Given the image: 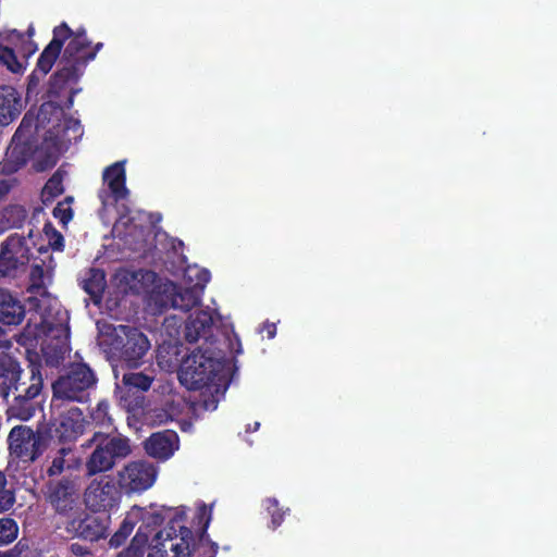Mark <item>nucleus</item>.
<instances>
[{
    "label": "nucleus",
    "instance_id": "nucleus-8",
    "mask_svg": "<svg viewBox=\"0 0 557 557\" xmlns=\"http://www.w3.org/2000/svg\"><path fill=\"white\" fill-rule=\"evenodd\" d=\"M8 445L10 455L23 462L36 461L47 448L45 436L27 425L12 428Z\"/></svg>",
    "mask_w": 557,
    "mask_h": 557
},
{
    "label": "nucleus",
    "instance_id": "nucleus-32",
    "mask_svg": "<svg viewBox=\"0 0 557 557\" xmlns=\"http://www.w3.org/2000/svg\"><path fill=\"white\" fill-rule=\"evenodd\" d=\"M72 454L71 447H61L58 449L57 454L52 458L51 465L47 469V474L49 476L60 475L65 468H70V465H66L65 457Z\"/></svg>",
    "mask_w": 557,
    "mask_h": 557
},
{
    "label": "nucleus",
    "instance_id": "nucleus-5",
    "mask_svg": "<svg viewBox=\"0 0 557 557\" xmlns=\"http://www.w3.org/2000/svg\"><path fill=\"white\" fill-rule=\"evenodd\" d=\"M97 382L95 371L87 363H71L66 372L53 383V397L78 403L87 401Z\"/></svg>",
    "mask_w": 557,
    "mask_h": 557
},
{
    "label": "nucleus",
    "instance_id": "nucleus-2",
    "mask_svg": "<svg viewBox=\"0 0 557 557\" xmlns=\"http://www.w3.org/2000/svg\"><path fill=\"white\" fill-rule=\"evenodd\" d=\"M224 369L220 350L203 346L193 350L182 362L178 379L190 391L218 385Z\"/></svg>",
    "mask_w": 557,
    "mask_h": 557
},
{
    "label": "nucleus",
    "instance_id": "nucleus-23",
    "mask_svg": "<svg viewBox=\"0 0 557 557\" xmlns=\"http://www.w3.org/2000/svg\"><path fill=\"white\" fill-rule=\"evenodd\" d=\"M103 181L108 184L115 202L127 198L129 190L126 187V173L123 161L107 166L103 171Z\"/></svg>",
    "mask_w": 557,
    "mask_h": 557
},
{
    "label": "nucleus",
    "instance_id": "nucleus-38",
    "mask_svg": "<svg viewBox=\"0 0 557 557\" xmlns=\"http://www.w3.org/2000/svg\"><path fill=\"white\" fill-rule=\"evenodd\" d=\"M52 214L63 225H66L73 219L72 208L62 201L57 203V206L53 208Z\"/></svg>",
    "mask_w": 557,
    "mask_h": 557
},
{
    "label": "nucleus",
    "instance_id": "nucleus-51",
    "mask_svg": "<svg viewBox=\"0 0 557 557\" xmlns=\"http://www.w3.org/2000/svg\"><path fill=\"white\" fill-rule=\"evenodd\" d=\"M81 548H82V547H81L79 545H77V544H73V545H72V550H73L74 553H78V552H81Z\"/></svg>",
    "mask_w": 557,
    "mask_h": 557
},
{
    "label": "nucleus",
    "instance_id": "nucleus-18",
    "mask_svg": "<svg viewBox=\"0 0 557 557\" xmlns=\"http://www.w3.org/2000/svg\"><path fill=\"white\" fill-rule=\"evenodd\" d=\"M36 143L37 140H15V138H12L2 163V172L12 174L23 168L33 157L37 148Z\"/></svg>",
    "mask_w": 557,
    "mask_h": 557
},
{
    "label": "nucleus",
    "instance_id": "nucleus-15",
    "mask_svg": "<svg viewBox=\"0 0 557 557\" xmlns=\"http://www.w3.org/2000/svg\"><path fill=\"white\" fill-rule=\"evenodd\" d=\"M52 34L53 37L51 41L40 53L37 60L36 69L29 75V84L39 81L38 74L40 76H46L51 71L52 66L62 52V48L65 41L72 34V28L67 25V23L62 22L60 25L53 28Z\"/></svg>",
    "mask_w": 557,
    "mask_h": 557
},
{
    "label": "nucleus",
    "instance_id": "nucleus-29",
    "mask_svg": "<svg viewBox=\"0 0 557 557\" xmlns=\"http://www.w3.org/2000/svg\"><path fill=\"white\" fill-rule=\"evenodd\" d=\"M148 541V533L144 532L143 528H138L129 546L120 552L116 557H144Z\"/></svg>",
    "mask_w": 557,
    "mask_h": 557
},
{
    "label": "nucleus",
    "instance_id": "nucleus-46",
    "mask_svg": "<svg viewBox=\"0 0 557 557\" xmlns=\"http://www.w3.org/2000/svg\"><path fill=\"white\" fill-rule=\"evenodd\" d=\"M12 184L8 180H0V200L4 198L11 190Z\"/></svg>",
    "mask_w": 557,
    "mask_h": 557
},
{
    "label": "nucleus",
    "instance_id": "nucleus-10",
    "mask_svg": "<svg viewBox=\"0 0 557 557\" xmlns=\"http://www.w3.org/2000/svg\"><path fill=\"white\" fill-rule=\"evenodd\" d=\"M69 319L67 311L58 310L54 320L51 319L50 315H46L42 320L47 334L57 339L55 344L51 341L44 344L41 347L42 356L48 366L57 367L65 358L67 347L60 341V337L64 336V338H67L69 336Z\"/></svg>",
    "mask_w": 557,
    "mask_h": 557
},
{
    "label": "nucleus",
    "instance_id": "nucleus-55",
    "mask_svg": "<svg viewBox=\"0 0 557 557\" xmlns=\"http://www.w3.org/2000/svg\"><path fill=\"white\" fill-rule=\"evenodd\" d=\"M32 235H33V231H29L28 237H32Z\"/></svg>",
    "mask_w": 557,
    "mask_h": 557
},
{
    "label": "nucleus",
    "instance_id": "nucleus-34",
    "mask_svg": "<svg viewBox=\"0 0 557 557\" xmlns=\"http://www.w3.org/2000/svg\"><path fill=\"white\" fill-rule=\"evenodd\" d=\"M18 534V527L14 519H0V545L12 543Z\"/></svg>",
    "mask_w": 557,
    "mask_h": 557
},
{
    "label": "nucleus",
    "instance_id": "nucleus-28",
    "mask_svg": "<svg viewBox=\"0 0 557 557\" xmlns=\"http://www.w3.org/2000/svg\"><path fill=\"white\" fill-rule=\"evenodd\" d=\"M27 219V210L21 205H10L1 212L4 228H21Z\"/></svg>",
    "mask_w": 557,
    "mask_h": 557
},
{
    "label": "nucleus",
    "instance_id": "nucleus-41",
    "mask_svg": "<svg viewBox=\"0 0 557 557\" xmlns=\"http://www.w3.org/2000/svg\"><path fill=\"white\" fill-rule=\"evenodd\" d=\"M49 245L55 251H62L63 250V248H64V238H63L62 234L59 231L52 228V237H51V240L49 242Z\"/></svg>",
    "mask_w": 557,
    "mask_h": 557
},
{
    "label": "nucleus",
    "instance_id": "nucleus-48",
    "mask_svg": "<svg viewBox=\"0 0 557 557\" xmlns=\"http://www.w3.org/2000/svg\"><path fill=\"white\" fill-rule=\"evenodd\" d=\"M198 280H199V282H202V283H203V285H205L206 283H208V282H209V280H210V273H209V271H207V270H202V271L200 272V275H199Z\"/></svg>",
    "mask_w": 557,
    "mask_h": 557
},
{
    "label": "nucleus",
    "instance_id": "nucleus-21",
    "mask_svg": "<svg viewBox=\"0 0 557 557\" xmlns=\"http://www.w3.org/2000/svg\"><path fill=\"white\" fill-rule=\"evenodd\" d=\"M23 110L22 96L16 88L0 86V125L7 126L16 120Z\"/></svg>",
    "mask_w": 557,
    "mask_h": 557
},
{
    "label": "nucleus",
    "instance_id": "nucleus-53",
    "mask_svg": "<svg viewBox=\"0 0 557 557\" xmlns=\"http://www.w3.org/2000/svg\"><path fill=\"white\" fill-rule=\"evenodd\" d=\"M29 37H32L34 35V29L30 27L28 30H27Z\"/></svg>",
    "mask_w": 557,
    "mask_h": 557
},
{
    "label": "nucleus",
    "instance_id": "nucleus-26",
    "mask_svg": "<svg viewBox=\"0 0 557 557\" xmlns=\"http://www.w3.org/2000/svg\"><path fill=\"white\" fill-rule=\"evenodd\" d=\"M153 382V376L145 374L143 372H128L125 373L122 377L123 388H121V400L125 403L127 408L132 407V403L127 401V396L125 394L132 392H147Z\"/></svg>",
    "mask_w": 557,
    "mask_h": 557
},
{
    "label": "nucleus",
    "instance_id": "nucleus-24",
    "mask_svg": "<svg viewBox=\"0 0 557 557\" xmlns=\"http://www.w3.org/2000/svg\"><path fill=\"white\" fill-rule=\"evenodd\" d=\"M20 362L9 354H0V397L9 403L14 381L21 373Z\"/></svg>",
    "mask_w": 557,
    "mask_h": 557
},
{
    "label": "nucleus",
    "instance_id": "nucleus-44",
    "mask_svg": "<svg viewBox=\"0 0 557 557\" xmlns=\"http://www.w3.org/2000/svg\"><path fill=\"white\" fill-rule=\"evenodd\" d=\"M127 540L126 535L121 534L120 531H115L114 534L111 536L109 544L111 547H120L122 544L125 543Z\"/></svg>",
    "mask_w": 557,
    "mask_h": 557
},
{
    "label": "nucleus",
    "instance_id": "nucleus-3",
    "mask_svg": "<svg viewBox=\"0 0 557 557\" xmlns=\"http://www.w3.org/2000/svg\"><path fill=\"white\" fill-rule=\"evenodd\" d=\"M41 362L38 355L28 358L26 369H21L18 379L14 381L9 399V411L12 417L22 421H27L34 417L37 410V398L44 388V379L41 374Z\"/></svg>",
    "mask_w": 557,
    "mask_h": 557
},
{
    "label": "nucleus",
    "instance_id": "nucleus-14",
    "mask_svg": "<svg viewBox=\"0 0 557 557\" xmlns=\"http://www.w3.org/2000/svg\"><path fill=\"white\" fill-rule=\"evenodd\" d=\"M157 479L156 467L147 461H132L119 472V484L127 494L141 493L152 486Z\"/></svg>",
    "mask_w": 557,
    "mask_h": 557
},
{
    "label": "nucleus",
    "instance_id": "nucleus-17",
    "mask_svg": "<svg viewBox=\"0 0 557 557\" xmlns=\"http://www.w3.org/2000/svg\"><path fill=\"white\" fill-rule=\"evenodd\" d=\"M150 508L152 509V511H146L141 517L143 523L139 528H143L144 532L148 533V535L150 536V533L154 531L158 527H160L166 519L169 520L168 525L162 531L170 530L172 519H174L175 516L181 510H183L184 519L178 523L174 524L176 529L175 534H180V527H184L182 523L186 519V508L184 506L173 508L164 505L157 506L151 504Z\"/></svg>",
    "mask_w": 557,
    "mask_h": 557
},
{
    "label": "nucleus",
    "instance_id": "nucleus-9",
    "mask_svg": "<svg viewBox=\"0 0 557 557\" xmlns=\"http://www.w3.org/2000/svg\"><path fill=\"white\" fill-rule=\"evenodd\" d=\"M32 252L26 237L10 235L0 246V277H16L24 272Z\"/></svg>",
    "mask_w": 557,
    "mask_h": 557
},
{
    "label": "nucleus",
    "instance_id": "nucleus-13",
    "mask_svg": "<svg viewBox=\"0 0 557 557\" xmlns=\"http://www.w3.org/2000/svg\"><path fill=\"white\" fill-rule=\"evenodd\" d=\"M121 487L110 478L94 480L85 491V504L92 511H108L119 505Z\"/></svg>",
    "mask_w": 557,
    "mask_h": 557
},
{
    "label": "nucleus",
    "instance_id": "nucleus-22",
    "mask_svg": "<svg viewBox=\"0 0 557 557\" xmlns=\"http://www.w3.org/2000/svg\"><path fill=\"white\" fill-rule=\"evenodd\" d=\"M177 435L175 432L153 433L146 442L147 454L160 460L169 459L176 449Z\"/></svg>",
    "mask_w": 557,
    "mask_h": 557
},
{
    "label": "nucleus",
    "instance_id": "nucleus-30",
    "mask_svg": "<svg viewBox=\"0 0 557 557\" xmlns=\"http://www.w3.org/2000/svg\"><path fill=\"white\" fill-rule=\"evenodd\" d=\"M64 193L63 175L57 171L47 181L42 188L44 202L51 201Z\"/></svg>",
    "mask_w": 557,
    "mask_h": 557
},
{
    "label": "nucleus",
    "instance_id": "nucleus-45",
    "mask_svg": "<svg viewBox=\"0 0 557 557\" xmlns=\"http://www.w3.org/2000/svg\"><path fill=\"white\" fill-rule=\"evenodd\" d=\"M37 50V45L33 40H28L23 46V55L27 59Z\"/></svg>",
    "mask_w": 557,
    "mask_h": 557
},
{
    "label": "nucleus",
    "instance_id": "nucleus-20",
    "mask_svg": "<svg viewBox=\"0 0 557 557\" xmlns=\"http://www.w3.org/2000/svg\"><path fill=\"white\" fill-rule=\"evenodd\" d=\"M25 318L23 304L8 289L0 288V336L3 326L18 325Z\"/></svg>",
    "mask_w": 557,
    "mask_h": 557
},
{
    "label": "nucleus",
    "instance_id": "nucleus-33",
    "mask_svg": "<svg viewBox=\"0 0 557 557\" xmlns=\"http://www.w3.org/2000/svg\"><path fill=\"white\" fill-rule=\"evenodd\" d=\"M0 62L12 73H21L24 69L22 62L17 60L14 49L0 45Z\"/></svg>",
    "mask_w": 557,
    "mask_h": 557
},
{
    "label": "nucleus",
    "instance_id": "nucleus-11",
    "mask_svg": "<svg viewBox=\"0 0 557 557\" xmlns=\"http://www.w3.org/2000/svg\"><path fill=\"white\" fill-rule=\"evenodd\" d=\"M110 517L82 510L69 518L65 531L72 536L84 541L97 542L107 537Z\"/></svg>",
    "mask_w": 557,
    "mask_h": 557
},
{
    "label": "nucleus",
    "instance_id": "nucleus-16",
    "mask_svg": "<svg viewBox=\"0 0 557 557\" xmlns=\"http://www.w3.org/2000/svg\"><path fill=\"white\" fill-rule=\"evenodd\" d=\"M78 493L73 480L62 478L47 484L46 499L60 516H70L78 504Z\"/></svg>",
    "mask_w": 557,
    "mask_h": 557
},
{
    "label": "nucleus",
    "instance_id": "nucleus-43",
    "mask_svg": "<svg viewBox=\"0 0 557 557\" xmlns=\"http://www.w3.org/2000/svg\"><path fill=\"white\" fill-rule=\"evenodd\" d=\"M69 129H73L75 134H81L82 127L78 120H74L72 117L65 119L64 121V132Z\"/></svg>",
    "mask_w": 557,
    "mask_h": 557
},
{
    "label": "nucleus",
    "instance_id": "nucleus-4",
    "mask_svg": "<svg viewBox=\"0 0 557 557\" xmlns=\"http://www.w3.org/2000/svg\"><path fill=\"white\" fill-rule=\"evenodd\" d=\"M91 444L96 446L85 465L87 475L111 470L119 459L127 457L131 453L127 438L110 436L102 432H95L86 446Z\"/></svg>",
    "mask_w": 557,
    "mask_h": 557
},
{
    "label": "nucleus",
    "instance_id": "nucleus-39",
    "mask_svg": "<svg viewBox=\"0 0 557 557\" xmlns=\"http://www.w3.org/2000/svg\"><path fill=\"white\" fill-rule=\"evenodd\" d=\"M30 288H42L44 287V268L40 264H34L30 269Z\"/></svg>",
    "mask_w": 557,
    "mask_h": 557
},
{
    "label": "nucleus",
    "instance_id": "nucleus-7",
    "mask_svg": "<svg viewBox=\"0 0 557 557\" xmlns=\"http://www.w3.org/2000/svg\"><path fill=\"white\" fill-rule=\"evenodd\" d=\"M110 349L128 368H138L150 349V342L139 329L121 324L113 329Z\"/></svg>",
    "mask_w": 557,
    "mask_h": 557
},
{
    "label": "nucleus",
    "instance_id": "nucleus-50",
    "mask_svg": "<svg viewBox=\"0 0 557 557\" xmlns=\"http://www.w3.org/2000/svg\"><path fill=\"white\" fill-rule=\"evenodd\" d=\"M210 545H211L213 553L216 554L218 548H219L218 544L215 542H210Z\"/></svg>",
    "mask_w": 557,
    "mask_h": 557
},
{
    "label": "nucleus",
    "instance_id": "nucleus-25",
    "mask_svg": "<svg viewBox=\"0 0 557 557\" xmlns=\"http://www.w3.org/2000/svg\"><path fill=\"white\" fill-rule=\"evenodd\" d=\"M81 287L90 296L95 305H99L102 300L107 286L106 273L101 269L89 268L79 283Z\"/></svg>",
    "mask_w": 557,
    "mask_h": 557
},
{
    "label": "nucleus",
    "instance_id": "nucleus-36",
    "mask_svg": "<svg viewBox=\"0 0 557 557\" xmlns=\"http://www.w3.org/2000/svg\"><path fill=\"white\" fill-rule=\"evenodd\" d=\"M7 478L0 471V513L10 510L15 503V495L12 491L5 488Z\"/></svg>",
    "mask_w": 557,
    "mask_h": 557
},
{
    "label": "nucleus",
    "instance_id": "nucleus-40",
    "mask_svg": "<svg viewBox=\"0 0 557 557\" xmlns=\"http://www.w3.org/2000/svg\"><path fill=\"white\" fill-rule=\"evenodd\" d=\"M197 516H198L199 521H202L205 519V523H203V527L201 529V533L199 535V540L200 541L208 540L207 529H208L210 520H211V513L207 512L206 505H202L199 508Z\"/></svg>",
    "mask_w": 557,
    "mask_h": 557
},
{
    "label": "nucleus",
    "instance_id": "nucleus-35",
    "mask_svg": "<svg viewBox=\"0 0 557 557\" xmlns=\"http://www.w3.org/2000/svg\"><path fill=\"white\" fill-rule=\"evenodd\" d=\"M109 408L110 404L107 400H100L90 413L92 422L99 426H111L112 418L109 414Z\"/></svg>",
    "mask_w": 557,
    "mask_h": 557
},
{
    "label": "nucleus",
    "instance_id": "nucleus-31",
    "mask_svg": "<svg viewBox=\"0 0 557 557\" xmlns=\"http://www.w3.org/2000/svg\"><path fill=\"white\" fill-rule=\"evenodd\" d=\"M36 131L37 126L34 119L25 114L12 138H15V140H37Z\"/></svg>",
    "mask_w": 557,
    "mask_h": 557
},
{
    "label": "nucleus",
    "instance_id": "nucleus-19",
    "mask_svg": "<svg viewBox=\"0 0 557 557\" xmlns=\"http://www.w3.org/2000/svg\"><path fill=\"white\" fill-rule=\"evenodd\" d=\"M212 325L213 318L209 310H196L189 314L185 322V339L188 343H196L203 337L206 339L205 344L212 345V342H209Z\"/></svg>",
    "mask_w": 557,
    "mask_h": 557
},
{
    "label": "nucleus",
    "instance_id": "nucleus-47",
    "mask_svg": "<svg viewBox=\"0 0 557 557\" xmlns=\"http://www.w3.org/2000/svg\"><path fill=\"white\" fill-rule=\"evenodd\" d=\"M261 331L265 332L269 338H273L276 334V325L274 323L265 322Z\"/></svg>",
    "mask_w": 557,
    "mask_h": 557
},
{
    "label": "nucleus",
    "instance_id": "nucleus-49",
    "mask_svg": "<svg viewBox=\"0 0 557 557\" xmlns=\"http://www.w3.org/2000/svg\"><path fill=\"white\" fill-rule=\"evenodd\" d=\"M259 426H260L259 422H255L253 425L248 424L246 432H255L259 429Z\"/></svg>",
    "mask_w": 557,
    "mask_h": 557
},
{
    "label": "nucleus",
    "instance_id": "nucleus-42",
    "mask_svg": "<svg viewBox=\"0 0 557 557\" xmlns=\"http://www.w3.org/2000/svg\"><path fill=\"white\" fill-rule=\"evenodd\" d=\"M134 528H135V521H133L129 517H126L122 521L117 531H120L121 534L126 535L128 537L131 535V533L133 532Z\"/></svg>",
    "mask_w": 557,
    "mask_h": 557
},
{
    "label": "nucleus",
    "instance_id": "nucleus-54",
    "mask_svg": "<svg viewBox=\"0 0 557 557\" xmlns=\"http://www.w3.org/2000/svg\"><path fill=\"white\" fill-rule=\"evenodd\" d=\"M65 200H66V202H70V201H72V197H67Z\"/></svg>",
    "mask_w": 557,
    "mask_h": 557
},
{
    "label": "nucleus",
    "instance_id": "nucleus-12",
    "mask_svg": "<svg viewBox=\"0 0 557 557\" xmlns=\"http://www.w3.org/2000/svg\"><path fill=\"white\" fill-rule=\"evenodd\" d=\"M85 424L83 411L73 407L50 421L47 434L61 444L73 443L84 433Z\"/></svg>",
    "mask_w": 557,
    "mask_h": 557
},
{
    "label": "nucleus",
    "instance_id": "nucleus-52",
    "mask_svg": "<svg viewBox=\"0 0 557 557\" xmlns=\"http://www.w3.org/2000/svg\"><path fill=\"white\" fill-rule=\"evenodd\" d=\"M0 557H16V556L13 555V554H7V553H1L0 552Z\"/></svg>",
    "mask_w": 557,
    "mask_h": 557
},
{
    "label": "nucleus",
    "instance_id": "nucleus-27",
    "mask_svg": "<svg viewBox=\"0 0 557 557\" xmlns=\"http://www.w3.org/2000/svg\"><path fill=\"white\" fill-rule=\"evenodd\" d=\"M171 304L174 309L189 311L200 304V290L197 285L193 287L174 286Z\"/></svg>",
    "mask_w": 557,
    "mask_h": 557
},
{
    "label": "nucleus",
    "instance_id": "nucleus-37",
    "mask_svg": "<svg viewBox=\"0 0 557 557\" xmlns=\"http://www.w3.org/2000/svg\"><path fill=\"white\" fill-rule=\"evenodd\" d=\"M267 510L271 515L272 529L278 528L284 521L285 516V512L278 508V502L275 498H268Z\"/></svg>",
    "mask_w": 557,
    "mask_h": 557
},
{
    "label": "nucleus",
    "instance_id": "nucleus-6",
    "mask_svg": "<svg viewBox=\"0 0 557 557\" xmlns=\"http://www.w3.org/2000/svg\"><path fill=\"white\" fill-rule=\"evenodd\" d=\"M184 519L181 510L171 521L170 530L158 531L149 544L148 557H190L196 541L193 531L187 527H180V534H175V523Z\"/></svg>",
    "mask_w": 557,
    "mask_h": 557
},
{
    "label": "nucleus",
    "instance_id": "nucleus-1",
    "mask_svg": "<svg viewBox=\"0 0 557 557\" xmlns=\"http://www.w3.org/2000/svg\"><path fill=\"white\" fill-rule=\"evenodd\" d=\"M67 40L69 42L60 61L61 67H59L49 79L47 90L49 100L44 102L39 108L38 120L42 122L50 121L48 114L55 113L57 115H63L64 109L69 110L72 108L76 94L75 89L70 90L64 104L59 103L57 99L70 83L78 82L89 62L94 61L97 53L103 48L102 42H97L92 46L84 27H79L76 30L72 29V34Z\"/></svg>",
    "mask_w": 557,
    "mask_h": 557
}]
</instances>
